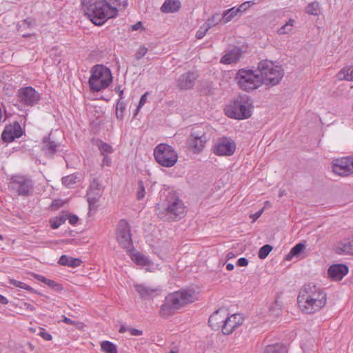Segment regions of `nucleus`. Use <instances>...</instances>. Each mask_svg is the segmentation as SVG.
<instances>
[{"label": "nucleus", "instance_id": "f257e3e1", "mask_svg": "<svg viewBox=\"0 0 353 353\" xmlns=\"http://www.w3.org/2000/svg\"><path fill=\"white\" fill-rule=\"evenodd\" d=\"M82 9L87 17L101 26L108 19L118 16L119 9H125L128 0H82Z\"/></svg>", "mask_w": 353, "mask_h": 353}, {"label": "nucleus", "instance_id": "f03ea898", "mask_svg": "<svg viewBox=\"0 0 353 353\" xmlns=\"http://www.w3.org/2000/svg\"><path fill=\"white\" fill-rule=\"evenodd\" d=\"M297 301L301 312L311 314L319 312L325 305L327 294L320 287L307 284L300 290Z\"/></svg>", "mask_w": 353, "mask_h": 353}, {"label": "nucleus", "instance_id": "7ed1b4c3", "mask_svg": "<svg viewBox=\"0 0 353 353\" xmlns=\"http://www.w3.org/2000/svg\"><path fill=\"white\" fill-rule=\"evenodd\" d=\"M159 218L164 221H178L185 214L183 201L174 192H170L165 199L156 208Z\"/></svg>", "mask_w": 353, "mask_h": 353}, {"label": "nucleus", "instance_id": "20e7f679", "mask_svg": "<svg viewBox=\"0 0 353 353\" xmlns=\"http://www.w3.org/2000/svg\"><path fill=\"white\" fill-rule=\"evenodd\" d=\"M196 299V294L193 290H183L168 295L161 307V314L163 316L171 315L176 310L193 302Z\"/></svg>", "mask_w": 353, "mask_h": 353}, {"label": "nucleus", "instance_id": "39448f33", "mask_svg": "<svg viewBox=\"0 0 353 353\" xmlns=\"http://www.w3.org/2000/svg\"><path fill=\"white\" fill-rule=\"evenodd\" d=\"M252 101L246 95H240L225 108V114L232 119L243 120L252 115Z\"/></svg>", "mask_w": 353, "mask_h": 353}, {"label": "nucleus", "instance_id": "423d86ee", "mask_svg": "<svg viewBox=\"0 0 353 353\" xmlns=\"http://www.w3.org/2000/svg\"><path fill=\"white\" fill-rule=\"evenodd\" d=\"M112 81V72L108 67L98 64L91 68L88 83L92 91H101L107 88Z\"/></svg>", "mask_w": 353, "mask_h": 353}, {"label": "nucleus", "instance_id": "0eeeda50", "mask_svg": "<svg viewBox=\"0 0 353 353\" xmlns=\"http://www.w3.org/2000/svg\"><path fill=\"white\" fill-rule=\"evenodd\" d=\"M258 68L260 70V77L262 84L267 85H276L280 83L284 75V70L281 65H276L269 60H263L259 62Z\"/></svg>", "mask_w": 353, "mask_h": 353}, {"label": "nucleus", "instance_id": "6e6552de", "mask_svg": "<svg viewBox=\"0 0 353 353\" xmlns=\"http://www.w3.org/2000/svg\"><path fill=\"white\" fill-rule=\"evenodd\" d=\"M235 81L239 87L246 92L252 91L262 85L259 73L252 69L241 68L235 76Z\"/></svg>", "mask_w": 353, "mask_h": 353}, {"label": "nucleus", "instance_id": "1a4fd4ad", "mask_svg": "<svg viewBox=\"0 0 353 353\" xmlns=\"http://www.w3.org/2000/svg\"><path fill=\"white\" fill-rule=\"evenodd\" d=\"M8 188L17 196H29L34 192V183L32 179L26 175H14L10 179Z\"/></svg>", "mask_w": 353, "mask_h": 353}, {"label": "nucleus", "instance_id": "9d476101", "mask_svg": "<svg viewBox=\"0 0 353 353\" xmlns=\"http://www.w3.org/2000/svg\"><path fill=\"white\" fill-rule=\"evenodd\" d=\"M154 156L157 162L166 168L174 166L178 161V154L171 146L165 143L157 145L154 150Z\"/></svg>", "mask_w": 353, "mask_h": 353}, {"label": "nucleus", "instance_id": "9b49d317", "mask_svg": "<svg viewBox=\"0 0 353 353\" xmlns=\"http://www.w3.org/2000/svg\"><path fill=\"white\" fill-rule=\"evenodd\" d=\"M207 142L205 128L195 126L192 129L188 144L190 149L195 154L201 152Z\"/></svg>", "mask_w": 353, "mask_h": 353}, {"label": "nucleus", "instance_id": "f8f14e48", "mask_svg": "<svg viewBox=\"0 0 353 353\" xmlns=\"http://www.w3.org/2000/svg\"><path fill=\"white\" fill-rule=\"evenodd\" d=\"M115 234L119 244L126 251H131L133 248L132 234L130 225L125 220L119 221Z\"/></svg>", "mask_w": 353, "mask_h": 353}, {"label": "nucleus", "instance_id": "ddd939ff", "mask_svg": "<svg viewBox=\"0 0 353 353\" xmlns=\"http://www.w3.org/2000/svg\"><path fill=\"white\" fill-rule=\"evenodd\" d=\"M236 148V143L232 139L223 137L214 143L213 153L219 157H230L235 152Z\"/></svg>", "mask_w": 353, "mask_h": 353}, {"label": "nucleus", "instance_id": "4468645a", "mask_svg": "<svg viewBox=\"0 0 353 353\" xmlns=\"http://www.w3.org/2000/svg\"><path fill=\"white\" fill-rule=\"evenodd\" d=\"M332 172L341 176L353 174V157H345L334 159L332 164Z\"/></svg>", "mask_w": 353, "mask_h": 353}, {"label": "nucleus", "instance_id": "2eb2a0df", "mask_svg": "<svg viewBox=\"0 0 353 353\" xmlns=\"http://www.w3.org/2000/svg\"><path fill=\"white\" fill-rule=\"evenodd\" d=\"M20 101L27 105H33L39 101L40 94L32 87L22 88L19 90Z\"/></svg>", "mask_w": 353, "mask_h": 353}, {"label": "nucleus", "instance_id": "dca6fc26", "mask_svg": "<svg viewBox=\"0 0 353 353\" xmlns=\"http://www.w3.org/2000/svg\"><path fill=\"white\" fill-rule=\"evenodd\" d=\"M23 135V130L18 122L6 126L2 132L1 137L3 141L10 143L15 139L20 138Z\"/></svg>", "mask_w": 353, "mask_h": 353}, {"label": "nucleus", "instance_id": "f3484780", "mask_svg": "<svg viewBox=\"0 0 353 353\" xmlns=\"http://www.w3.org/2000/svg\"><path fill=\"white\" fill-rule=\"evenodd\" d=\"M242 323L243 319L241 315L235 314L228 316V314L227 313L221 332L225 335H229Z\"/></svg>", "mask_w": 353, "mask_h": 353}, {"label": "nucleus", "instance_id": "a211bd4d", "mask_svg": "<svg viewBox=\"0 0 353 353\" xmlns=\"http://www.w3.org/2000/svg\"><path fill=\"white\" fill-rule=\"evenodd\" d=\"M227 313V310L224 309L217 310L212 313L208 320L209 325L212 329L214 330H222Z\"/></svg>", "mask_w": 353, "mask_h": 353}, {"label": "nucleus", "instance_id": "6ab92c4d", "mask_svg": "<svg viewBox=\"0 0 353 353\" xmlns=\"http://www.w3.org/2000/svg\"><path fill=\"white\" fill-rule=\"evenodd\" d=\"M101 196V184L97 179L94 178L90 182L89 189L87 192V201L90 208L94 205Z\"/></svg>", "mask_w": 353, "mask_h": 353}, {"label": "nucleus", "instance_id": "aec40b11", "mask_svg": "<svg viewBox=\"0 0 353 353\" xmlns=\"http://www.w3.org/2000/svg\"><path fill=\"white\" fill-rule=\"evenodd\" d=\"M349 272L348 267L345 264H333L327 270L329 278L334 281H340Z\"/></svg>", "mask_w": 353, "mask_h": 353}, {"label": "nucleus", "instance_id": "412c9836", "mask_svg": "<svg viewBox=\"0 0 353 353\" xmlns=\"http://www.w3.org/2000/svg\"><path fill=\"white\" fill-rule=\"evenodd\" d=\"M334 250L339 254L353 255V234L337 243Z\"/></svg>", "mask_w": 353, "mask_h": 353}, {"label": "nucleus", "instance_id": "4be33fe9", "mask_svg": "<svg viewBox=\"0 0 353 353\" xmlns=\"http://www.w3.org/2000/svg\"><path fill=\"white\" fill-rule=\"evenodd\" d=\"M134 287L141 297L145 299H150L157 296L161 292V289L159 287L151 288L144 284H136Z\"/></svg>", "mask_w": 353, "mask_h": 353}, {"label": "nucleus", "instance_id": "5701e85b", "mask_svg": "<svg viewBox=\"0 0 353 353\" xmlns=\"http://www.w3.org/2000/svg\"><path fill=\"white\" fill-rule=\"evenodd\" d=\"M197 75L192 72H188L180 76L177 81V87L181 90H189L193 88Z\"/></svg>", "mask_w": 353, "mask_h": 353}, {"label": "nucleus", "instance_id": "b1692460", "mask_svg": "<svg viewBox=\"0 0 353 353\" xmlns=\"http://www.w3.org/2000/svg\"><path fill=\"white\" fill-rule=\"evenodd\" d=\"M128 252H130V258L135 263L141 266H148L146 270L148 271H152V268L150 267L151 265L153 266V263H152L148 257L141 252L132 251V248H131V251Z\"/></svg>", "mask_w": 353, "mask_h": 353}, {"label": "nucleus", "instance_id": "393cba45", "mask_svg": "<svg viewBox=\"0 0 353 353\" xmlns=\"http://www.w3.org/2000/svg\"><path fill=\"white\" fill-rule=\"evenodd\" d=\"M242 51L239 48H234L227 52L221 59V63L230 64L236 62L241 56Z\"/></svg>", "mask_w": 353, "mask_h": 353}, {"label": "nucleus", "instance_id": "a878e982", "mask_svg": "<svg viewBox=\"0 0 353 353\" xmlns=\"http://www.w3.org/2000/svg\"><path fill=\"white\" fill-rule=\"evenodd\" d=\"M58 263L61 265L68 266L70 268H77L81 265L82 261L79 258H74L68 255H62L59 258Z\"/></svg>", "mask_w": 353, "mask_h": 353}, {"label": "nucleus", "instance_id": "bb28decb", "mask_svg": "<svg viewBox=\"0 0 353 353\" xmlns=\"http://www.w3.org/2000/svg\"><path fill=\"white\" fill-rule=\"evenodd\" d=\"M181 7V3L178 0H165L161 7V10L164 13H172L178 11Z\"/></svg>", "mask_w": 353, "mask_h": 353}, {"label": "nucleus", "instance_id": "cd10ccee", "mask_svg": "<svg viewBox=\"0 0 353 353\" xmlns=\"http://www.w3.org/2000/svg\"><path fill=\"white\" fill-rule=\"evenodd\" d=\"M336 78L339 81H353V65L345 66L343 68L336 74Z\"/></svg>", "mask_w": 353, "mask_h": 353}, {"label": "nucleus", "instance_id": "c85d7f7f", "mask_svg": "<svg viewBox=\"0 0 353 353\" xmlns=\"http://www.w3.org/2000/svg\"><path fill=\"white\" fill-rule=\"evenodd\" d=\"M261 353H288L286 346L281 343L268 345Z\"/></svg>", "mask_w": 353, "mask_h": 353}, {"label": "nucleus", "instance_id": "c756f323", "mask_svg": "<svg viewBox=\"0 0 353 353\" xmlns=\"http://www.w3.org/2000/svg\"><path fill=\"white\" fill-rule=\"evenodd\" d=\"M58 145L52 141H50L49 138L44 139L43 151L48 155H52L57 152Z\"/></svg>", "mask_w": 353, "mask_h": 353}, {"label": "nucleus", "instance_id": "7c9ffc66", "mask_svg": "<svg viewBox=\"0 0 353 353\" xmlns=\"http://www.w3.org/2000/svg\"><path fill=\"white\" fill-rule=\"evenodd\" d=\"M305 249V245L303 243H299L294 245L290 252L285 256L287 261L292 260L294 256H298Z\"/></svg>", "mask_w": 353, "mask_h": 353}, {"label": "nucleus", "instance_id": "2f4dec72", "mask_svg": "<svg viewBox=\"0 0 353 353\" xmlns=\"http://www.w3.org/2000/svg\"><path fill=\"white\" fill-rule=\"evenodd\" d=\"M101 349L105 353H117V346L108 341L101 342Z\"/></svg>", "mask_w": 353, "mask_h": 353}, {"label": "nucleus", "instance_id": "473e14b6", "mask_svg": "<svg viewBox=\"0 0 353 353\" xmlns=\"http://www.w3.org/2000/svg\"><path fill=\"white\" fill-rule=\"evenodd\" d=\"M239 11V10L236 9L235 8H232L225 10L222 15V19H224V23H228L231 21L236 15Z\"/></svg>", "mask_w": 353, "mask_h": 353}, {"label": "nucleus", "instance_id": "72a5a7b5", "mask_svg": "<svg viewBox=\"0 0 353 353\" xmlns=\"http://www.w3.org/2000/svg\"><path fill=\"white\" fill-rule=\"evenodd\" d=\"M9 283L11 285H14L17 288L26 290L30 292H34V290L30 285H27L26 283L17 281L14 279H11L9 280Z\"/></svg>", "mask_w": 353, "mask_h": 353}, {"label": "nucleus", "instance_id": "f704fd0d", "mask_svg": "<svg viewBox=\"0 0 353 353\" xmlns=\"http://www.w3.org/2000/svg\"><path fill=\"white\" fill-rule=\"evenodd\" d=\"M78 177L77 175L70 174L62 178V183L67 188H72L77 183Z\"/></svg>", "mask_w": 353, "mask_h": 353}, {"label": "nucleus", "instance_id": "c9c22d12", "mask_svg": "<svg viewBox=\"0 0 353 353\" xmlns=\"http://www.w3.org/2000/svg\"><path fill=\"white\" fill-rule=\"evenodd\" d=\"M294 20L290 19L286 23L282 26L277 31L279 34H285L290 32L294 26Z\"/></svg>", "mask_w": 353, "mask_h": 353}, {"label": "nucleus", "instance_id": "e433bc0d", "mask_svg": "<svg viewBox=\"0 0 353 353\" xmlns=\"http://www.w3.org/2000/svg\"><path fill=\"white\" fill-rule=\"evenodd\" d=\"M125 109V103L119 100L117 103L116 105V117L117 119L122 121L124 117V110Z\"/></svg>", "mask_w": 353, "mask_h": 353}, {"label": "nucleus", "instance_id": "4c0bfd02", "mask_svg": "<svg viewBox=\"0 0 353 353\" xmlns=\"http://www.w3.org/2000/svg\"><path fill=\"white\" fill-rule=\"evenodd\" d=\"M222 19V17L219 14H214L204 23L209 29L212 27L219 24Z\"/></svg>", "mask_w": 353, "mask_h": 353}, {"label": "nucleus", "instance_id": "58836bf2", "mask_svg": "<svg viewBox=\"0 0 353 353\" xmlns=\"http://www.w3.org/2000/svg\"><path fill=\"white\" fill-rule=\"evenodd\" d=\"M306 12L310 14L318 15L320 12L319 4L317 2H312L307 6Z\"/></svg>", "mask_w": 353, "mask_h": 353}, {"label": "nucleus", "instance_id": "ea45409f", "mask_svg": "<svg viewBox=\"0 0 353 353\" xmlns=\"http://www.w3.org/2000/svg\"><path fill=\"white\" fill-rule=\"evenodd\" d=\"M272 247L270 245H265L262 246L259 251L258 256L261 259H265L270 252L272 251Z\"/></svg>", "mask_w": 353, "mask_h": 353}, {"label": "nucleus", "instance_id": "a19ab883", "mask_svg": "<svg viewBox=\"0 0 353 353\" xmlns=\"http://www.w3.org/2000/svg\"><path fill=\"white\" fill-rule=\"evenodd\" d=\"M65 221V219L63 216H57L50 220V227L52 229H57Z\"/></svg>", "mask_w": 353, "mask_h": 353}, {"label": "nucleus", "instance_id": "79ce46f5", "mask_svg": "<svg viewBox=\"0 0 353 353\" xmlns=\"http://www.w3.org/2000/svg\"><path fill=\"white\" fill-rule=\"evenodd\" d=\"M99 149L102 155H108L113 152L112 147L108 143L101 142L99 145Z\"/></svg>", "mask_w": 353, "mask_h": 353}, {"label": "nucleus", "instance_id": "37998d69", "mask_svg": "<svg viewBox=\"0 0 353 353\" xmlns=\"http://www.w3.org/2000/svg\"><path fill=\"white\" fill-rule=\"evenodd\" d=\"M62 321L64 322L66 324L74 325V326H75L79 330H82L83 328V326H84L83 323H81V322H76V321H74L72 320L71 319H70L68 317H66V316H63V319Z\"/></svg>", "mask_w": 353, "mask_h": 353}, {"label": "nucleus", "instance_id": "c03bdc74", "mask_svg": "<svg viewBox=\"0 0 353 353\" xmlns=\"http://www.w3.org/2000/svg\"><path fill=\"white\" fill-rule=\"evenodd\" d=\"M145 187L142 181H139L137 190V198L138 200L143 199L145 196Z\"/></svg>", "mask_w": 353, "mask_h": 353}, {"label": "nucleus", "instance_id": "a18cd8bd", "mask_svg": "<svg viewBox=\"0 0 353 353\" xmlns=\"http://www.w3.org/2000/svg\"><path fill=\"white\" fill-rule=\"evenodd\" d=\"M147 52L148 48L143 46H141L137 49L135 54V58L137 60H139L141 58H143L146 54Z\"/></svg>", "mask_w": 353, "mask_h": 353}, {"label": "nucleus", "instance_id": "49530a36", "mask_svg": "<svg viewBox=\"0 0 353 353\" xmlns=\"http://www.w3.org/2000/svg\"><path fill=\"white\" fill-rule=\"evenodd\" d=\"M209 28L203 23L196 33V37L199 39H202L208 31Z\"/></svg>", "mask_w": 353, "mask_h": 353}, {"label": "nucleus", "instance_id": "de8ad7c7", "mask_svg": "<svg viewBox=\"0 0 353 353\" xmlns=\"http://www.w3.org/2000/svg\"><path fill=\"white\" fill-rule=\"evenodd\" d=\"M46 284L48 285L49 287H50V288H52L53 289H55L57 290H62V288H61V285L59 284L58 283H57L56 281H53V280H50V279H47Z\"/></svg>", "mask_w": 353, "mask_h": 353}, {"label": "nucleus", "instance_id": "09e8293b", "mask_svg": "<svg viewBox=\"0 0 353 353\" xmlns=\"http://www.w3.org/2000/svg\"><path fill=\"white\" fill-rule=\"evenodd\" d=\"M39 335L42 337L45 341H51L52 339V335L46 332L41 331L39 333Z\"/></svg>", "mask_w": 353, "mask_h": 353}, {"label": "nucleus", "instance_id": "8fccbe9b", "mask_svg": "<svg viewBox=\"0 0 353 353\" xmlns=\"http://www.w3.org/2000/svg\"><path fill=\"white\" fill-rule=\"evenodd\" d=\"M129 332L132 336H141L143 331L133 327L129 328Z\"/></svg>", "mask_w": 353, "mask_h": 353}, {"label": "nucleus", "instance_id": "3c124183", "mask_svg": "<svg viewBox=\"0 0 353 353\" xmlns=\"http://www.w3.org/2000/svg\"><path fill=\"white\" fill-rule=\"evenodd\" d=\"M236 265L239 267H244L248 265V260L245 257H241L238 259Z\"/></svg>", "mask_w": 353, "mask_h": 353}, {"label": "nucleus", "instance_id": "603ef678", "mask_svg": "<svg viewBox=\"0 0 353 353\" xmlns=\"http://www.w3.org/2000/svg\"><path fill=\"white\" fill-rule=\"evenodd\" d=\"M103 161H102V164L101 165L103 167L104 166H110V164H111V159L108 156V155H103Z\"/></svg>", "mask_w": 353, "mask_h": 353}, {"label": "nucleus", "instance_id": "864d4df0", "mask_svg": "<svg viewBox=\"0 0 353 353\" xmlns=\"http://www.w3.org/2000/svg\"><path fill=\"white\" fill-rule=\"evenodd\" d=\"M148 94V92H146L141 97V99L139 102V108H142L146 103Z\"/></svg>", "mask_w": 353, "mask_h": 353}, {"label": "nucleus", "instance_id": "5fc2aeb1", "mask_svg": "<svg viewBox=\"0 0 353 353\" xmlns=\"http://www.w3.org/2000/svg\"><path fill=\"white\" fill-rule=\"evenodd\" d=\"M33 276L34 279H36L37 280L43 283L46 284V282L47 281V278H46L43 275H41V274H33Z\"/></svg>", "mask_w": 353, "mask_h": 353}, {"label": "nucleus", "instance_id": "6e6d98bb", "mask_svg": "<svg viewBox=\"0 0 353 353\" xmlns=\"http://www.w3.org/2000/svg\"><path fill=\"white\" fill-rule=\"evenodd\" d=\"M68 220L70 224L74 225L77 223L79 218L76 215H70Z\"/></svg>", "mask_w": 353, "mask_h": 353}, {"label": "nucleus", "instance_id": "4d7b16f0", "mask_svg": "<svg viewBox=\"0 0 353 353\" xmlns=\"http://www.w3.org/2000/svg\"><path fill=\"white\" fill-rule=\"evenodd\" d=\"M263 210H264V208L261 209L260 210H259L256 213L252 214L250 216V217L253 218L254 220H256V219H259L261 216V214H263Z\"/></svg>", "mask_w": 353, "mask_h": 353}, {"label": "nucleus", "instance_id": "13d9d810", "mask_svg": "<svg viewBox=\"0 0 353 353\" xmlns=\"http://www.w3.org/2000/svg\"><path fill=\"white\" fill-rule=\"evenodd\" d=\"M62 205H63V201L61 200H55L52 202V207L58 208H60L61 206H62Z\"/></svg>", "mask_w": 353, "mask_h": 353}, {"label": "nucleus", "instance_id": "bf43d9fd", "mask_svg": "<svg viewBox=\"0 0 353 353\" xmlns=\"http://www.w3.org/2000/svg\"><path fill=\"white\" fill-rule=\"evenodd\" d=\"M24 309L30 312H34L35 310V307L32 305L27 303H24Z\"/></svg>", "mask_w": 353, "mask_h": 353}, {"label": "nucleus", "instance_id": "052dcab7", "mask_svg": "<svg viewBox=\"0 0 353 353\" xmlns=\"http://www.w3.org/2000/svg\"><path fill=\"white\" fill-rule=\"evenodd\" d=\"M141 28H142V23L141 21H139L132 26V30H138Z\"/></svg>", "mask_w": 353, "mask_h": 353}, {"label": "nucleus", "instance_id": "680f3d73", "mask_svg": "<svg viewBox=\"0 0 353 353\" xmlns=\"http://www.w3.org/2000/svg\"><path fill=\"white\" fill-rule=\"evenodd\" d=\"M0 303L6 305L8 303V300L3 295L0 294Z\"/></svg>", "mask_w": 353, "mask_h": 353}, {"label": "nucleus", "instance_id": "e2e57ef3", "mask_svg": "<svg viewBox=\"0 0 353 353\" xmlns=\"http://www.w3.org/2000/svg\"><path fill=\"white\" fill-rule=\"evenodd\" d=\"M129 328H130V327H126V326H125V325H122L120 327V328H119V332L120 333H124V332H129Z\"/></svg>", "mask_w": 353, "mask_h": 353}, {"label": "nucleus", "instance_id": "0e129e2a", "mask_svg": "<svg viewBox=\"0 0 353 353\" xmlns=\"http://www.w3.org/2000/svg\"><path fill=\"white\" fill-rule=\"evenodd\" d=\"M116 91L119 92V99L121 101V99L123 98V90H120V87L116 88Z\"/></svg>", "mask_w": 353, "mask_h": 353}, {"label": "nucleus", "instance_id": "69168bd1", "mask_svg": "<svg viewBox=\"0 0 353 353\" xmlns=\"http://www.w3.org/2000/svg\"><path fill=\"white\" fill-rule=\"evenodd\" d=\"M234 265L232 263H228L226 265V270H228V271H232L234 270Z\"/></svg>", "mask_w": 353, "mask_h": 353}, {"label": "nucleus", "instance_id": "338daca9", "mask_svg": "<svg viewBox=\"0 0 353 353\" xmlns=\"http://www.w3.org/2000/svg\"><path fill=\"white\" fill-rule=\"evenodd\" d=\"M233 257H234V253H233V252H229L227 254V255H226V258H227L228 259H232Z\"/></svg>", "mask_w": 353, "mask_h": 353}, {"label": "nucleus", "instance_id": "774afa93", "mask_svg": "<svg viewBox=\"0 0 353 353\" xmlns=\"http://www.w3.org/2000/svg\"><path fill=\"white\" fill-rule=\"evenodd\" d=\"M141 108H139V105H137V109H136V110H135V112H134V116H136V115L138 114V112H139V110H140V109H141Z\"/></svg>", "mask_w": 353, "mask_h": 353}]
</instances>
